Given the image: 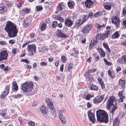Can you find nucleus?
<instances>
[{
    "label": "nucleus",
    "instance_id": "f257e3e1",
    "mask_svg": "<svg viewBox=\"0 0 126 126\" xmlns=\"http://www.w3.org/2000/svg\"><path fill=\"white\" fill-rule=\"evenodd\" d=\"M4 29L7 32L8 36L12 38L16 37L18 31L16 25L10 21H7Z\"/></svg>",
    "mask_w": 126,
    "mask_h": 126
},
{
    "label": "nucleus",
    "instance_id": "f03ea898",
    "mask_svg": "<svg viewBox=\"0 0 126 126\" xmlns=\"http://www.w3.org/2000/svg\"><path fill=\"white\" fill-rule=\"evenodd\" d=\"M115 98L114 96L110 97L108 99L107 104V108L109 110L110 113L113 115L114 112L117 108V103L115 101Z\"/></svg>",
    "mask_w": 126,
    "mask_h": 126
},
{
    "label": "nucleus",
    "instance_id": "7ed1b4c3",
    "mask_svg": "<svg viewBox=\"0 0 126 126\" xmlns=\"http://www.w3.org/2000/svg\"><path fill=\"white\" fill-rule=\"evenodd\" d=\"M97 120L100 122L107 123L108 121L107 113L104 110H99L96 112Z\"/></svg>",
    "mask_w": 126,
    "mask_h": 126
},
{
    "label": "nucleus",
    "instance_id": "20e7f679",
    "mask_svg": "<svg viewBox=\"0 0 126 126\" xmlns=\"http://www.w3.org/2000/svg\"><path fill=\"white\" fill-rule=\"evenodd\" d=\"M33 83L31 81L26 82L22 85L23 90L25 92H29L33 89Z\"/></svg>",
    "mask_w": 126,
    "mask_h": 126
},
{
    "label": "nucleus",
    "instance_id": "39448f33",
    "mask_svg": "<svg viewBox=\"0 0 126 126\" xmlns=\"http://www.w3.org/2000/svg\"><path fill=\"white\" fill-rule=\"evenodd\" d=\"M92 27V25L91 24L86 25L83 28L81 31L83 34H87L89 33Z\"/></svg>",
    "mask_w": 126,
    "mask_h": 126
},
{
    "label": "nucleus",
    "instance_id": "423d86ee",
    "mask_svg": "<svg viewBox=\"0 0 126 126\" xmlns=\"http://www.w3.org/2000/svg\"><path fill=\"white\" fill-rule=\"evenodd\" d=\"M112 22L114 24L117 28L120 27V20L117 17L113 16L111 18Z\"/></svg>",
    "mask_w": 126,
    "mask_h": 126
},
{
    "label": "nucleus",
    "instance_id": "0eeeda50",
    "mask_svg": "<svg viewBox=\"0 0 126 126\" xmlns=\"http://www.w3.org/2000/svg\"><path fill=\"white\" fill-rule=\"evenodd\" d=\"M28 52H36V47L34 44H30L28 45L27 49Z\"/></svg>",
    "mask_w": 126,
    "mask_h": 126
},
{
    "label": "nucleus",
    "instance_id": "6e6552de",
    "mask_svg": "<svg viewBox=\"0 0 126 126\" xmlns=\"http://www.w3.org/2000/svg\"><path fill=\"white\" fill-rule=\"evenodd\" d=\"M10 87V85H8L6 86L4 90L2 92V94L0 96V97L1 98H3L6 97L8 93L9 88Z\"/></svg>",
    "mask_w": 126,
    "mask_h": 126
},
{
    "label": "nucleus",
    "instance_id": "1a4fd4ad",
    "mask_svg": "<svg viewBox=\"0 0 126 126\" xmlns=\"http://www.w3.org/2000/svg\"><path fill=\"white\" fill-rule=\"evenodd\" d=\"M8 55V54L6 51H2L0 53V61L6 60Z\"/></svg>",
    "mask_w": 126,
    "mask_h": 126
},
{
    "label": "nucleus",
    "instance_id": "9d476101",
    "mask_svg": "<svg viewBox=\"0 0 126 126\" xmlns=\"http://www.w3.org/2000/svg\"><path fill=\"white\" fill-rule=\"evenodd\" d=\"M88 117L90 121L93 123L95 122V119L94 113L90 111H88Z\"/></svg>",
    "mask_w": 126,
    "mask_h": 126
},
{
    "label": "nucleus",
    "instance_id": "9b49d317",
    "mask_svg": "<svg viewBox=\"0 0 126 126\" xmlns=\"http://www.w3.org/2000/svg\"><path fill=\"white\" fill-rule=\"evenodd\" d=\"M118 63L121 64H125L126 63V56L123 55L121 58L118 59L117 60Z\"/></svg>",
    "mask_w": 126,
    "mask_h": 126
},
{
    "label": "nucleus",
    "instance_id": "f8f14e48",
    "mask_svg": "<svg viewBox=\"0 0 126 126\" xmlns=\"http://www.w3.org/2000/svg\"><path fill=\"white\" fill-rule=\"evenodd\" d=\"M103 99V97L101 95L96 97L93 99V102L94 104L99 103L102 101Z\"/></svg>",
    "mask_w": 126,
    "mask_h": 126
},
{
    "label": "nucleus",
    "instance_id": "ddd939ff",
    "mask_svg": "<svg viewBox=\"0 0 126 126\" xmlns=\"http://www.w3.org/2000/svg\"><path fill=\"white\" fill-rule=\"evenodd\" d=\"M86 7L90 8L91 7L93 4V2L91 0H87L85 2Z\"/></svg>",
    "mask_w": 126,
    "mask_h": 126
},
{
    "label": "nucleus",
    "instance_id": "4468645a",
    "mask_svg": "<svg viewBox=\"0 0 126 126\" xmlns=\"http://www.w3.org/2000/svg\"><path fill=\"white\" fill-rule=\"evenodd\" d=\"M110 32V31L109 30H107L105 33L102 34L100 36V39L101 40H103L107 37L108 34Z\"/></svg>",
    "mask_w": 126,
    "mask_h": 126
},
{
    "label": "nucleus",
    "instance_id": "2eb2a0df",
    "mask_svg": "<svg viewBox=\"0 0 126 126\" xmlns=\"http://www.w3.org/2000/svg\"><path fill=\"white\" fill-rule=\"evenodd\" d=\"M73 24L72 21L69 18H67L65 19V24L66 26H71Z\"/></svg>",
    "mask_w": 126,
    "mask_h": 126
},
{
    "label": "nucleus",
    "instance_id": "dca6fc26",
    "mask_svg": "<svg viewBox=\"0 0 126 126\" xmlns=\"http://www.w3.org/2000/svg\"><path fill=\"white\" fill-rule=\"evenodd\" d=\"M46 101L47 104V106L49 109L50 108H52L54 107V106L53 102L49 99L47 98Z\"/></svg>",
    "mask_w": 126,
    "mask_h": 126
},
{
    "label": "nucleus",
    "instance_id": "f3484780",
    "mask_svg": "<svg viewBox=\"0 0 126 126\" xmlns=\"http://www.w3.org/2000/svg\"><path fill=\"white\" fill-rule=\"evenodd\" d=\"M86 20L85 19V16H83V18L81 19H80L79 20H77L76 22V24L78 26H80Z\"/></svg>",
    "mask_w": 126,
    "mask_h": 126
},
{
    "label": "nucleus",
    "instance_id": "a211bd4d",
    "mask_svg": "<svg viewBox=\"0 0 126 126\" xmlns=\"http://www.w3.org/2000/svg\"><path fill=\"white\" fill-rule=\"evenodd\" d=\"M64 7V5L62 3H60L58 5L57 9V11L60 12V13H62L63 11V8Z\"/></svg>",
    "mask_w": 126,
    "mask_h": 126
},
{
    "label": "nucleus",
    "instance_id": "6ab92c4d",
    "mask_svg": "<svg viewBox=\"0 0 126 126\" xmlns=\"http://www.w3.org/2000/svg\"><path fill=\"white\" fill-rule=\"evenodd\" d=\"M57 34L58 36L61 38H65L67 37L66 34H65L63 32L61 31L58 32Z\"/></svg>",
    "mask_w": 126,
    "mask_h": 126
},
{
    "label": "nucleus",
    "instance_id": "aec40b11",
    "mask_svg": "<svg viewBox=\"0 0 126 126\" xmlns=\"http://www.w3.org/2000/svg\"><path fill=\"white\" fill-rule=\"evenodd\" d=\"M97 50L101 57H105L106 54L105 52L101 48H98Z\"/></svg>",
    "mask_w": 126,
    "mask_h": 126
},
{
    "label": "nucleus",
    "instance_id": "412c9836",
    "mask_svg": "<svg viewBox=\"0 0 126 126\" xmlns=\"http://www.w3.org/2000/svg\"><path fill=\"white\" fill-rule=\"evenodd\" d=\"M2 111L0 110V115L2 116L3 118L5 119H8L9 118V117L6 114V112H2Z\"/></svg>",
    "mask_w": 126,
    "mask_h": 126
},
{
    "label": "nucleus",
    "instance_id": "4be33fe9",
    "mask_svg": "<svg viewBox=\"0 0 126 126\" xmlns=\"http://www.w3.org/2000/svg\"><path fill=\"white\" fill-rule=\"evenodd\" d=\"M125 82L124 80H122L120 79L119 81V85L122 87V88H124L125 87Z\"/></svg>",
    "mask_w": 126,
    "mask_h": 126
},
{
    "label": "nucleus",
    "instance_id": "5701e85b",
    "mask_svg": "<svg viewBox=\"0 0 126 126\" xmlns=\"http://www.w3.org/2000/svg\"><path fill=\"white\" fill-rule=\"evenodd\" d=\"M49 111L50 113L53 115L55 116L56 115V112L55 110V108H50L49 110Z\"/></svg>",
    "mask_w": 126,
    "mask_h": 126
},
{
    "label": "nucleus",
    "instance_id": "b1692460",
    "mask_svg": "<svg viewBox=\"0 0 126 126\" xmlns=\"http://www.w3.org/2000/svg\"><path fill=\"white\" fill-rule=\"evenodd\" d=\"M119 34L118 31H117L115 32L111 36V38L112 39H115L119 37Z\"/></svg>",
    "mask_w": 126,
    "mask_h": 126
},
{
    "label": "nucleus",
    "instance_id": "393cba45",
    "mask_svg": "<svg viewBox=\"0 0 126 126\" xmlns=\"http://www.w3.org/2000/svg\"><path fill=\"white\" fill-rule=\"evenodd\" d=\"M31 9L27 8H25L22 10V13L24 14L29 13L30 12Z\"/></svg>",
    "mask_w": 126,
    "mask_h": 126
},
{
    "label": "nucleus",
    "instance_id": "a878e982",
    "mask_svg": "<svg viewBox=\"0 0 126 126\" xmlns=\"http://www.w3.org/2000/svg\"><path fill=\"white\" fill-rule=\"evenodd\" d=\"M41 111L44 114L47 113V109L45 106H43L40 108Z\"/></svg>",
    "mask_w": 126,
    "mask_h": 126
},
{
    "label": "nucleus",
    "instance_id": "bb28decb",
    "mask_svg": "<svg viewBox=\"0 0 126 126\" xmlns=\"http://www.w3.org/2000/svg\"><path fill=\"white\" fill-rule=\"evenodd\" d=\"M12 84V89H14L15 91H17L18 89V87L16 82L15 81H13Z\"/></svg>",
    "mask_w": 126,
    "mask_h": 126
},
{
    "label": "nucleus",
    "instance_id": "cd10ccee",
    "mask_svg": "<svg viewBox=\"0 0 126 126\" xmlns=\"http://www.w3.org/2000/svg\"><path fill=\"white\" fill-rule=\"evenodd\" d=\"M108 73L111 78H114L115 75V73L114 72L111 71L110 70H109L108 71Z\"/></svg>",
    "mask_w": 126,
    "mask_h": 126
},
{
    "label": "nucleus",
    "instance_id": "c85d7f7f",
    "mask_svg": "<svg viewBox=\"0 0 126 126\" xmlns=\"http://www.w3.org/2000/svg\"><path fill=\"white\" fill-rule=\"evenodd\" d=\"M90 89L92 90L97 91L98 90L99 88L98 86L94 84H92L91 86Z\"/></svg>",
    "mask_w": 126,
    "mask_h": 126
},
{
    "label": "nucleus",
    "instance_id": "c756f323",
    "mask_svg": "<svg viewBox=\"0 0 126 126\" xmlns=\"http://www.w3.org/2000/svg\"><path fill=\"white\" fill-rule=\"evenodd\" d=\"M95 26V27H97V29H98L99 30L102 27H105V25L104 24H103L102 25H100L98 24H96Z\"/></svg>",
    "mask_w": 126,
    "mask_h": 126
},
{
    "label": "nucleus",
    "instance_id": "7c9ffc66",
    "mask_svg": "<svg viewBox=\"0 0 126 126\" xmlns=\"http://www.w3.org/2000/svg\"><path fill=\"white\" fill-rule=\"evenodd\" d=\"M55 18L56 20L59 21L61 22H63L64 21V19L60 16H56Z\"/></svg>",
    "mask_w": 126,
    "mask_h": 126
},
{
    "label": "nucleus",
    "instance_id": "2f4dec72",
    "mask_svg": "<svg viewBox=\"0 0 126 126\" xmlns=\"http://www.w3.org/2000/svg\"><path fill=\"white\" fill-rule=\"evenodd\" d=\"M74 3L73 1L68 2V6L71 9L74 7Z\"/></svg>",
    "mask_w": 126,
    "mask_h": 126
},
{
    "label": "nucleus",
    "instance_id": "473e14b6",
    "mask_svg": "<svg viewBox=\"0 0 126 126\" xmlns=\"http://www.w3.org/2000/svg\"><path fill=\"white\" fill-rule=\"evenodd\" d=\"M7 10L6 8L4 6L0 7V13L2 14Z\"/></svg>",
    "mask_w": 126,
    "mask_h": 126
},
{
    "label": "nucleus",
    "instance_id": "72a5a7b5",
    "mask_svg": "<svg viewBox=\"0 0 126 126\" xmlns=\"http://www.w3.org/2000/svg\"><path fill=\"white\" fill-rule=\"evenodd\" d=\"M103 45L104 47L106 49L108 50V51L110 52V50L109 48V46H108L107 44L106 43H103Z\"/></svg>",
    "mask_w": 126,
    "mask_h": 126
},
{
    "label": "nucleus",
    "instance_id": "f704fd0d",
    "mask_svg": "<svg viewBox=\"0 0 126 126\" xmlns=\"http://www.w3.org/2000/svg\"><path fill=\"white\" fill-rule=\"evenodd\" d=\"M63 110H59L58 111V113L59 118H62L63 116Z\"/></svg>",
    "mask_w": 126,
    "mask_h": 126
},
{
    "label": "nucleus",
    "instance_id": "c9c22d12",
    "mask_svg": "<svg viewBox=\"0 0 126 126\" xmlns=\"http://www.w3.org/2000/svg\"><path fill=\"white\" fill-rule=\"evenodd\" d=\"M119 123L120 122L119 120V119L118 118H116L114 120L113 124L118 125Z\"/></svg>",
    "mask_w": 126,
    "mask_h": 126
},
{
    "label": "nucleus",
    "instance_id": "e433bc0d",
    "mask_svg": "<svg viewBox=\"0 0 126 126\" xmlns=\"http://www.w3.org/2000/svg\"><path fill=\"white\" fill-rule=\"evenodd\" d=\"M103 60L107 65L108 66H111L112 65L111 63L109 62L105 58L103 59Z\"/></svg>",
    "mask_w": 126,
    "mask_h": 126
},
{
    "label": "nucleus",
    "instance_id": "4c0bfd02",
    "mask_svg": "<svg viewBox=\"0 0 126 126\" xmlns=\"http://www.w3.org/2000/svg\"><path fill=\"white\" fill-rule=\"evenodd\" d=\"M46 24L45 23H43L41 26V30L43 31L45 29Z\"/></svg>",
    "mask_w": 126,
    "mask_h": 126
},
{
    "label": "nucleus",
    "instance_id": "58836bf2",
    "mask_svg": "<svg viewBox=\"0 0 126 126\" xmlns=\"http://www.w3.org/2000/svg\"><path fill=\"white\" fill-rule=\"evenodd\" d=\"M102 13L101 12H97L94 14L93 16L94 17H97L99 16Z\"/></svg>",
    "mask_w": 126,
    "mask_h": 126
},
{
    "label": "nucleus",
    "instance_id": "ea45409f",
    "mask_svg": "<svg viewBox=\"0 0 126 126\" xmlns=\"http://www.w3.org/2000/svg\"><path fill=\"white\" fill-rule=\"evenodd\" d=\"M14 97L15 98L17 99L22 97V95L21 94H17L14 95Z\"/></svg>",
    "mask_w": 126,
    "mask_h": 126
},
{
    "label": "nucleus",
    "instance_id": "a19ab883",
    "mask_svg": "<svg viewBox=\"0 0 126 126\" xmlns=\"http://www.w3.org/2000/svg\"><path fill=\"white\" fill-rule=\"evenodd\" d=\"M105 8L107 10H110L111 8V6L110 5H106L104 6Z\"/></svg>",
    "mask_w": 126,
    "mask_h": 126
},
{
    "label": "nucleus",
    "instance_id": "79ce46f5",
    "mask_svg": "<svg viewBox=\"0 0 126 126\" xmlns=\"http://www.w3.org/2000/svg\"><path fill=\"white\" fill-rule=\"evenodd\" d=\"M61 122L62 123H64L65 122L66 120L64 117H62V118H59Z\"/></svg>",
    "mask_w": 126,
    "mask_h": 126
},
{
    "label": "nucleus",
    "instance_id": "37998d69",
    "mask_svg": "<svg viewBox=\"0 0 126 126\" xmlns=\"http://www.w3.org/2000/svg\"><path fill=\"white\" fill-rule=\"evenodd\" d=\"M123 92L122 91H120L118 94V96L119 97H123L124 98L125 97L123 95Z\"/></svg>",
    "mask_w": 126,
    "mask_h": 126
},
{
    "label": "nucleus",
    "instance_id": "c03bdc74",
    "mask_svg": "<svg viewBox=\"0 0 126 126\" xmlns=\"http://www.w3.org/2000/svg\"><path fill=\"white\" fill-rule=\"evenodd\" d=\"M33 41L32 40L31 41H28L27 42H26L22 46V47L23 48L25 47L28 44L30 43H32V42Z\"/></svg>",
    "mask_w": 126,
    "mask_h": 126
},
{
    "label": "nucleus",
    "instance_id": "a18cd8bd",
    "mask_svg": "<svg viewBox=\"0 0 126 126\" xmlns=\"http://www.w3.org/2000/svg\"><path fill=\"white\" fill-rule=\"evenodd\" d=\"M99 83L100 84L101 88L102 89H104L105 88V85L103 81L100 82Z\"/></svg>",
    "mask_w": 126,
    "mask_h": 126
},
{
    "label": "nucleus",
    "instance_id": "49530a36",
    "mask_svg": "<svg viewBox=\"0 0 126 126\" xmlns=\"http://www.w3.org/2000/svg\"><path fill=\"white\" fill-rule=\"evenodd\" d=\"M36 9L37 11H39L42 10L43 9V7L42 6H38L36 7Z\"/></svg>",
    "mask_w": 126,
    "mask_h": 126
},
{
    "label": "nucleus",
    "instance_id": "de8ad7c7",
    "mask_svg": "<svg viewBox=\"0 0 126 126\" xmlns=\"http://www.w3.org/2000/svg\"><path fill=\"white\" fill-rule=\"evenodd\" d=\"M121 44L126 47V40H122L121 41Z\"/></svg>",
    "mask_w": 126,
    "mask_h": 126
},
{
    "label": "nucleus",
    "instance_id": "09e8293b",
    "mask_svg": "<svg viewBox=\"0 0 126 126\" xmlns=\"http://www.w3.org/2000/svg\"><path fill=\"white\" fill-rule=\"evenodd\" d=\"M16 50L17 48H13L12 49V52L13 54L15 55L16 54Z\"/></svg>",
    "mask_w": 126,
    "mask_h": 126
},
{
    "label": "nucleus",
    "instance_id": "8fccbe9b",
    "mask_svg": "<svg viewBox=\"0 0 126 126\" xmlns=\"http://www.w3.org/2000/svg\"><path fill=\"white\" fill-rule=\"evenodd\" d=\"M91 42L92 44L94 45L97 43V39H95V40L94 39H92Z\"/></svg>",
    "mask_w": 126,
    "mask_h": 126
},
{
    "label": "nucleus",
    "instance_id": "3c124183",
    "mask_svg": "<svg viewBox=\"0 0 126 126\" xmlns=\"http://www.w3.org/2000/svg\"><path fill=\"white\" fill-rule=\"evenodd\" d=\"M93 97V96H92L91 95L88 94L86 96V99L87 100H89L91 98Z\"/></svg>",
    "mask_w": 126,
    "mask_h": 126
},
{
    "label": "nucleus",
    "instance_id": "603ef678",
    "mask_svg": "<svg viewBox=\"0 0 126 126\" xmlns=\"http://www.w3.org/2000/svg\"><path fill=\"white\" fill-rule=\"evenodd\" d=\"M61 59L62 61V62L63 63H65L66 62V60L65 57L63 56H62L61 57Z\"/></svg>",
    "mask_w": 126,
    "mask_h": 126
},
{
    "label": "nucleus",
    "instance_id": "864d4df0",
    "mask_svg": "<svg viewBox=\"0 0 126 126\" xmlns=\"http://www.w3.org/2000/svg\"><path fill=\"white\" fill-rule=\"evenodd\" d=\"M28 124L29 126H34L35 125V123L32 121L29 122Z\"/></svg>",
    "mask_w": 126,
    "mask_h": 126
},
{
    "label": "nucleus",
    "instance_id": "5fc2aeb1",
    "mask_svg": "<svg viewBox=\"0 0 126 126\" xmlns=\"http://www.w3.org/2000/svg\"><path fill=\"white\" fill-rule=\"evenodd\" d=\"M47 62H42L40 63V65L42 66H46L47 65Z\"/></svg>",
    "mask_w": 126,
    "mask_h": 126
},
{
    "label": "nucleus",
    "instance_id": "6e6d98bb",
    "mask_svg": "<svg viewBox=\"0 0 126 126\" xmlns=\"http://www.w3.org/2000/svg\"><path fill=\"white\" fill-rule=\"evenodd\" d=\"M24 67L25 68L27 69H30L32 68V66L27 64H26L24 65Z\"/></svg>",
    "mask_w": 126,
    "mask_h": 126
},
{
    "label": "nucleus",
    "instance_id": "4d7b16f0",
    "mask_svg": "<svg viewBox=\"0 0 126 126\" xmlns=\"http://www.w3.org/2000/svg\"><path fill=\"white\" fill-rule=\"evenodd\" d=\"M21 62H25L27 63H29V61L27 59H22L21 60Z\"/></svg>",
    "mask_w": 126,
    "mask_h": 126
},
{
    "label": "nucleus",
    "instance_id": "13d9d810",
    "mask_svg": "<svg viewBox=\"0 0 126 126\" xmlns=\"http://www.w3.org/2000/svg\"><path fill=\"white\" fill-rule=\"evenodd\" d=\"M57 24L58 23L56 21H54L52 24V25L53 27L55 28L56 27Z\"/></svg>",
    "mask_w": 126,
    "mask_h": 126
},
{
    "label": "nucleus",
    "instance_id": "bf43d9fd",
    "mask_svg": "<svg viewBox=\"0 0 126 126\" xmlns=\"http://www.w3.org/2000/svg\"><path fill=\"white\" fill-rule=\"evenodd\" d=\"M122 22L124 28H126V19L123 21Z\"/></svg>",
    "mask_w": 126,
    "mask_h": 126
},
{
    "label": "nucleus",
    "instance_id": "052dcab7",
    "mask_svg": "<svg viewBox=\"0 0 126 126\" xmlns=\"http://www.w3.org/2000/svg\"><path fill=\"white\" fill-rule=\"evenodd\" d=\"M120 98L118 99V101L119 102H123V99H125V97H120Z\"/></svg>",
    "mask_w": 126,
    "mask_h": 126
},
{
    "label": "nucleus",
    "instance_id": "680f3d73",
    "mask_svg": "<svg viewBox=\"0 0 126 126\" xmlns=\"http://www.w3.org/2000/svg\"><path fill=\"white\" fill-rule=\"evenodd\" d=\"M9 42L11 44H13L15 43V41L14 40H10L9 41Z\"/></svg>",
    "mask_w": 126,
    "mask_h": 126
},
{
    "label": "nucleus",
    "instance_id": "e2e57ef3",
    "mask_svg": "<svg viewBox=\"0 0 126 126\" xmlns=\"http://www.w3.org/2000/svg\"><path fill=\"white\" fill-rule=\"evenodd\" d=\"M123 13L124 15H126V10L125 7H124L123 9Z\"/></svg>",
    "mask_w": 126,
    "mask_h": 126
},
{
    "label": "nucleus",
    "instance_id": "0e129e2a",
    "mask_svg": "<svg viewBox=\"0 0 126 126\" xmlns=\"http://www.w3.org/2000/svg\"><path fill=\"white\" fill-rule=\"evenodd\" d=\"M87 106L88 108H90L92 106V105L90 102H88L87 103Z\"/></svg>",
    "mask_w": 126,
    "mask_h": 126
},
{
    "label": "nucleus",
    "instance_id": "69168bd1",
    "mask_svg": "<svg viewBox=\"0 0 126 126\" xmlns=\"http://www.w3.org/2000/svg\"><path fill=\"white\" fill-rule=\"evenodd\" d=\"M72 65L71 64H69L67 67L68 69V70L71 69L72 68Z\"/></svg>",
    "mask_w": 126,
    "mask_h": 126
},
{
    "label": "nucleus",
    "instance_id": "338daca9",
    "mask_svg": "<svg viewBox=\"0 0 126 126\" xmlns=\"http://www.w3.org/2000/svg\"><path fill=\"white\" fill-rule=\"evenodd\" d=\"M30 22V20H28L27 19H26L24 21V23H27V25L29 24Z\"/></svg>",
    "mask_w": 126,
    "mask_h": 126
},
{
    "label": "nucleus",
    "instance_id": "774afa93",
    "mask_svg": "<svg viewBox=\"0 0 126 126\" xmlns=\"http://www.w3.org/2000/svg\"><path fill=\"white\" fill-rule=\"evenodd\" d=\"M0 44L1 45H4L6 44V42L5 41H2L0 42Z\"/></svg>",
    "mask_w": 126,
    "mask_h": 126
}]
</instances>
